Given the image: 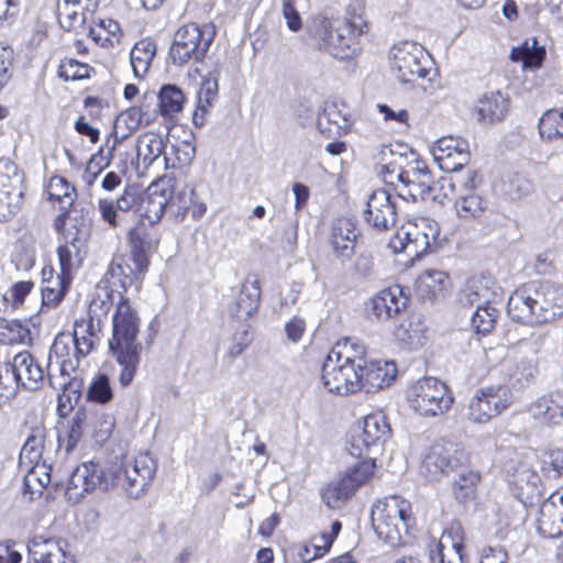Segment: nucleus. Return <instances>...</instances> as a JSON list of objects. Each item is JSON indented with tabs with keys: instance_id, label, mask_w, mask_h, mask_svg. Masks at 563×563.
I'll list each match as a JSON object with an SVG mask.
<instances>
[{
	"instance_id": "28",
	"label": "nucleus",
	"mask_w": 563,
	"mask_h": 563,
	"mask_svg": "<svg viewBox=\"0 0 563 563\" xmlns=\"http://www.w3.org/2000/svg\"><path fill=\"white\" fill-rule=\"evenodd\" d=\"M42 275V306L56 309L69 291L73 277L65 276L60 273L55 274L52 266L43 268Z\"/></svg>"
},
{
	"instance_id": "33",
	"label": "nucleus",
	"mask_w": 563,
	"mask_h": 563,
	"mask_svg": "<svg viewBox=\"0 0 563 563\" xmlns=\"http://www.w3.org/2000/svg\"><path fill=\"white\" fill-rule=\"evenodd\" d=\"M452 468L450 450L437 443L429 448L420 464V473L428 481L439 479Z\"/></svg>"
},
{
	"instance_id": "55",
	"label": "nucleus",
	"mask_w": 563,
	"mask_h": 563,
	"mask_svg": "<svg viewBox=\"0 0 563 563\" xmlns=\"http://www.w3.org/2000/svg\"><path fill=\"white\" fill-rule=\"evenodd\" d=\"M59 273L73 277L74 271L82 264V255L76 240L66 242L57 247Z\"/></svg>"
},
{
	"instance_id": "44",
	"label": "nucleus",
	"mask_w": 563,
	"mask_h": 563,
	"mask_svg": "<svg viewBox=\"0 0 563 563\" xmlns=\"http://www.w3.org/2000/svg\"><path fill=\"white\" fill-rule=\"evenodd\" d=\"M33 336L27 321L19 319H0V344L32 345Z\"/></svg>"
},
{
	"instance_id": "60",
	"label": "nucleus",
	"mask_w": 563,
	"mask_h": 563,
	"mask_svg": "<svg viewBox=\"0 0 563 563\" xmlns=\"http://www.w3.org/2000/svg\"><path fill=\"white\" fill-rule=\"evenodd\" d=\"M101 152L102 150L91 154L88 162L86 163L81 178L88 188L95 184L99 175L112 163L106 158Z\"/></svg>"
},
{
	"instance_id": "8",
	"label": "nucleus",
	"mask_w": 563,
	"mask_h": 563,
	"mask_svg": "<svg viewBox=\"0 0 563 563\" xmlns=\"http://www.w3.org/2000/svg\"><path fill=\"white\" fill-rule=\"evenodd\" d=\"M364 354H327L322 366L325 388L333 394L345 396L362 390V365Z\"/></svg>"
},
{
	"instance_id": "41",
	"label": "nucleus",
	"mask_w": 563,
	"mask_h": 563,
	"mask_svg": "<svg viewBox=\"0 0 563 563\" xmlns=\"http://www.w3.org/2000/svg\"><path fill=\"white\" fill-rule=\"evenodd\" d=\"M454 209L463 221H481L489 210V201L477 192H465L455 200Z\"/></svg>"
},
{
	"instance_id": "27",
	"label": "nucleus",
	"mask_w": 563,
	"mask_h": 563,
	"mask_svg": "<svg viewBox=\"0 0 563 563\" xmlns=\"http://www.w3.org/2000/svg\"><path fill=\"white\" fill-rule=\"evenodd\" d=\"M102 317L91 313V302L88 308V319L76 320L74 334H76V352H93L97 350L103 338L101 328Z\"/></svg>"
},
{
	"instance_id": "2",
	"label": "nucleus",
	"mask_w": 563,
	"mask_h": 563,
	"mask_svg": "<svg viewBox=\"0 0 563 563\" xmlns=\"http://www.w3.org/2000/svg\"><path fill=\"white\" fill-rule=\"evenodd\" d=\"M169 175L154 179L144 191L134 187H125L122 194L115 199L102 198L98 200V211L101 220L110 228L121 225L120 213H135L140 220L147 221L151 227L157 224L164 217L169 195Z\"/></svg>"
},
{
	"instance_id": "61",
	"label": "nucleus",
	"mask_w": 563,
	"mask_h": 563,
	"mask_svg": "<svg viewBox=\"0 0 563 563\" xmlns=\"http://www.w3.org/2000/svg\"><path fill=\"white\" fill-rule=\"evenodd\" d=\"M541 471L549 478H559L563 474V450H549L542 454Z\"/></svg>"
},
{
	"instance_id": "64",
	"label": "nucleus",
	"mask_w": 563,
	"mask_h": 563,
	"mask_svg": "<svg viewBox=\"0 0 563 563\" xmlns=\"http://www.w3.org/2000/svg\"><path fill=\"white\" fill-rule=\"evenodd\" d=\"M342 528V525L339 520H335L332 522L330 527V531H323L320 534L313 536L311 541V547L318 553L323 556L331 548L334 539L338 537L340 530Z\"/></svg>"
},
{
	"instance_id": "19",
	"label": "nucleus",
	"mask_w": 563,
	"mask_h": 563,
	"mask_svg": "<svg viewBox=\"0 0 563 563\" xmlns=\"http://www.w3.org/2000/svg\"><path fill=\"white\" fill-rule=\"evenodd\" d=\"M408 303L409 295L405 292V288L394 284L379 290L371 298L368 314L376 319L389 320L405 310Z\"/></svg>"
},
{
	"instance_id": "12",
	"label": "nucleus",
	"mask_w": 563,
	"mask_h": 563,
	"mask_svg": "<svg viewBox=\"0 0 563 563\" xmlns=\"http://www.w3.org/2000/svg\"><path fill=\"white\" fill-rule=\"evenodd\" d=\"M494 284L492 279L479 278L470 282L461 291V301H466L470 305L485 298V303L477 306L472 317V327L475 330L472 340L477 343L481 342L479 335H487L495 329L499 317V310L490 303L486 295Z\"/></svg>"
},
{
	"instance_id": "53",
	"label": "nucleus",
	"mask_w": 563,
	"mask_h": 563,
	"mask_svg": "<svg viewBox=\"0 0 563 563\" xmlns=\"http://www.w3.org/2000/svg\"><path fill=\"white\" fill-rule=\"evenodd\" d=\"M45 442V430L42 427L34 428L27 437L20 452V464L26 467L41 463Z\"/></svg>"
},
{
	"instance_id": "16",
	"label": "nucleus",
	"mask_w": 563,
	"mask_h": 563,
	"mask_svg": "<svg viewBox=\"0 0 563 563\" xmlns=\"http://www.w3.org/2000/svg\"><path fill=\"white\" fill-rule=\"evenodd\" d=\"M113 487V477H111L110 466L104 468L99 463L92 461L77 466L67 484V492L75 495L76 498L100 488L108 490Z\"/></svg>"
},
{
	"instance_id": "37",
	"label": "nucleus",
	"mask_w": 563,
	"mask_h": 563,
	"mask_svg": "<svg viewBox=\"0 0 563 563\" xmlns=\"http://www.w3.org/2000/svg\"><path fill=\"white\" fill-rule=\"evenodd\" d=\"M261 302V282L257 275L249 276L242 285L236 299L235 314L239 319H249L257 312Z\"/></svg>"
},
{
	"instance_id": "14",
	"label": "nucleus",
	"mask_w": 563,
	"mask_h": 563,
	"mask_svg": "<svg viewBox=\"0 0 563 563\" xmlns=\"http://www.w3.org/2000/svg\"><path fill=\"white\" fill-rule=\"evenodd\" d=\"M390 434V427L382 412L366 416L362 428L355 430L349 440L347 451L352 456L366 457L378 450Z\"/></svg>"
},
{
	"instance_id": "45",
	"label": "nucleus",
	"mask_w": 563,
	"mask_h": 563,
	"mask_svg": "<svg viewBox=\"0 0 563 563\" xmlns=\"http://www.w3.org/2000/svg\"><path fill=\"white\" fill-rule=\"evenodd\" d=\"M219 85L214 77L202 79L197 95L196 109L192 114V122L196 126H202L206 115L210 112L218 99Z\"/></svg>"
},
{
	"instance_id": "46",
	"label": "nucleus",
	"mask_w": 563,
	"mask_h": 563,
	"mask_svg": "<svg viewBox=\"0 0 563 563\" xmlns=\"http://www.w3.org/2000/svg\"><path fill=\"white\" fill-rule=\"evenodd\" d=\"M154 118L145 111L143 106H132L121 111L114 119V130L131 136L140 126L151 125Z\"/></svg>"
},
{
	"instance_id": "40",
	"label": "nucleus",
	"mask_w": 563,
	"mask_h": 563,
	"mask_svg": "<svg viewBox=\"0 0 563 563\" xmlns=\"http://www.w3.org/2000/svg\"><path fill=\"white\" fill-rule=\"evenodd\" d=\"M123 35L119 22L111 18L98 19L89 29L90 38L102 48H113L120 45Z\"/></svg>"
},
{
	"instance_id": "35",
	"label": "nucleus",
	"mask_w": 563,
	"mask_h": 563,
	"mask_svg": "<svg viewBox=\"0 0 563 563\" xmlns=\"http://www.w3.org/2000/svg\"><path fill=\"white\" fill-rule=\"evenodd\" d=\"M463 537L459 526H452L444 530L437 543L435 556L439 563H464L462 555Z\"/></svg>"
},
{
	"instance_id": "42",
	"label": "nucleus",
	"mask_w": 563,
	"mask_h": 563,
	"mask_svg": "<svg viewBox=\"0 0 563 563\" xmlns=\"http://www.w3.org/2000/svg\"><path fill=\"white\" fill-rule=\"evenodd\" d=\"M157 52L156 42L151 37L137 41L130 52V62L136 78L143 79L148 73Z\"/></svg>"
},
{
	"instance_id": "22",
	"label": "nucleus",
	"mask_w": 563,
	"mask_h": 563,
	"mask_svg": "<svg viewBox=\"0 0 563 563\" xmlns=\"http://www.w3.org/2000/svg\"><path fill=\"white\" fill-rule=\"evenodd\" d=\"M539 325L563 317V285L536 280Z\"/></svg>"
},
{
	"instance_id": "6",
	"label": "nucleus",
	"mask_w": 563,
	"mask_h": 563,
	"mask_svg": "<svg viewBox=\"0 0 563 563\" xmlns=\"http://www.w3.org/2000/svg\"><path fill=\"white\" fill-rule=\"evenodd\" d=\"M213 23L198 24L195 22L181 25L175 33L169 48V58L176 66H185L190 62H202L214 37Z\"/></svg>"
},
{
	"instance_id": "11",
	"label": "nucleus",
	"mask_w": 563,
	"mask_h": 563,
	"mask_svg": "<svg viewBox=\"0 0 563 563\" xmlns=\"http://www.w3.org/2000/svg\"><path fill=\"white\" fill-rule=\"evenodd\" d=\"M375 468V459L371 456L363 457L362 461L347 467L339 478L323 489L322 499L325 505L332 509L340 508L373 477Z\"/></svg>"
},
{
	"instance_id": "30",
	"label": "nucleus",
	"mask_w": 563,
	"mask_h": 563,
	"mask_svg": "<svg viewBox=\"0 0 563 563\" xmlns=\"http://www.w3.org/2000/svg\"><path fill=\"white\" fill-rule=\"evenodd\" d=\"M356 224L349 218L336 219L331 227L329 243L336 256L350 257L357 239Z\"/></svg>"
},
{
	"instance_id": "25",
	"label": "nucleus",
	"mask_w": 563,
	"mask_h": 563,
	"mask_svg": "<svg viewBox=\"0 0 563 563\" xmlns=\"http://www.w3.org/2000/svg\"><path fill=\"white\" fill-rule=\"evenodd\" d=\"M402 186L406 190L398 191V196L416 200L418 197L426 198L432 192L433 176L426 162L416 159L410 163L409 168L405 170Z\"/></svg>"
},
{
	"instance_id": "29",
	"label": "nucleus",
	"mask_w": 563,
	"mask_h": 563,
	"mask_svg": "<svg viewBox=\"0 0 563 563\" xmlns=\"http://www.w3.org/2000/svg\"><path fill=\"white\" fill-rule=\"evenodd\" d=\"M416 291L424 300L444 298L452 288V280L446 272L426 269L416 280Z\"/></svg>"
},
{
	"instance_id": "49",
	"label": "nucleus",
	"mask_w": 563,
	"mask_h": 563,
	"mask_svg": "<svg viewBox=\"0 0 563 563\" xmlns=\"http://www.w3.org/2000/svg\"><path fill=\"white\" fill-rule=\"evenodd\" d=\"M165 144L157 133L146 131L139 135L136 141V155L147 167L164 153Z\"/></svg>"
},
{
	"instance_id": "24",
	"label": "nucleus",
	"mask_w": 563,
	"mask_h": 563,
	"mask_svg": "<svg viewBox=\"0 0 563 563\" xmlns=\"http://www.w3.org/2000/svg\"><path fill=\"white\" fill-rule=\"evenodd\" d=\"M397 209L391 195L384 188L373 191L365 210L366 221L375 229L385 231L396 223Z\"/></svg>"
},
{
	"instance_id": "10",
	"label": "nucleus",
	"mask_w": 563,
	"mask_h": 563,
	"mask_svg": "<svg viewBox=\"0 0 563 563\" xmlns=\"http://www.w3.org/2000/svg\"><path fill=\"white\" fill-rule=\"evenodd\" d=\"M111 477H113V487L120 486L129 497H141L156 472V462L147 453H141L132 460L121 464L110 465Z\"/></svg>"
},
{
	"instance_id": "62",
	"label": "nucleus",
	"mask_w": 563,
	"mask_h": 563,
	"mask_svg": "<svg viewBox=\"0 0 563 563\" xmlns=\"http://www.w3.org/2000/svg\"><path fill=\"white\" fill-rule=\"evenodd\" d=\"M128 140L129 136L112 128L111 132L106 136L103 144L99 146L98 151L102 150L101 154H103V156L110 162H112L117 156L122 158L123 153L121 148Z\"/></svg>"
},
{
	"instance_id": "57",
	"label": "nucleus",
	"mask_w": 563,
	"mask_h": 563,
	"mask_svg": "<svg viewBox=\"0 0 563 563\" xmlns=\"http://www.w3.org/2000/svg\"><path fill=\"white\" fill-rule=\"evenodd\" d=\"M391 158L385 163L379 164L378 174L386 185L394 186L397 188L398 184L404 183L406 173L402 167L404 158L401 156H395L391 152Z\"/></svg>"
},
{
	"instance_id": "36",
	"label": "nucleus",
	"mask_w": 563,
	"mask_h": 563,
	"mask_svg": "<svg viewBox=\"0 0 563 563\" xmlns=\"http://www.w3.org/2000/svg\"><path fill=\"white\" fill-rule=\"evenodd\" d=\"M45 192L47 200L58 210H70L77 199L76 187L59 175L49 177L45 186Z\"/></svg>"
},
{
	"instance_id": "23",
	"label": "nucleus",
	"mask_w": 563,
	"mask_h": 563,
	"mask_svg": "<svg viewBox=\"0 0 563 563\" xmlns=\"http://www.w3.org/2000/svg\"><path fill=\"white\" fill-rule=\"evenodd\" d=\"M169 195H166L168 206H166L165 211L169 220L174 223H181L189 212H191L194 219L201 218L206 212V206L195 200L194 190L175 191L176 177L169 175Z\"/></svg>"
},
{
	"instance_id": "58",
	"label": "nucleus",
	"mask_w": 563,
	"mask_h": 563,
	"mask_svg": "<svg viewBox=\"0 0 563 563\" xmlns=\"http://www.w3.org/2000/svg\"><path fill=\"white\" fill-rule=\"evenodd\" d=\"M57 73L65 81H75L90 78L93 68L74 58H65L60 62Z\"/></svg>"
},
{
	"instance_id": "13",
	"label": "nucleus",
	"mask_w": 563,
	"mask_h": 563,
	"mask_svg": "<svg viewBox=\"0 0 563 563\" xmlns=\"http://www.w3.org/2000/svg\"><path fill=\"white\" fill-rule=\"evenodd\" d=\"M514 401L509 387L489 385L475 391L467 407V419L484 424L506 410Z\"/></svg>"
},
{
	"instance_id": "56",
	"label": "nucleus",
	"mask_w": 563,
	"mask_h": 563,
	"mask_svg": "<svg viewBox=\"0 0 563 563\" xmlns=\"http://www.w3.org/2000/svg\"><path fill=\"white\" fill-rule=\"evenodd\" d=\"M196 148L190 142H181L172 146V152L164 155L166 169H181L191 164Z\"/></svg>"
},
{
	"instance_id": "21",
	"label": "nucleus",
	"mask_w": 563,
	"mask_h": 563,
	"mask_svg": "<svg viewBox=\"0 0 563 563\" xmlns=\"http://www.w3.org/2000/svg\"><path fill=\"white\" fill-rule=\"evenodd\" d=\"M398 376V367L393 360H367L362 365V390L377 393L390 387Z\"/></svg>"
},
{
	"instance_id": "4",
	"label": "nucleus",
	"mask_w": 563,
	"mask_h": 563,
	"mask_svg": "<svg viewBox=\"0 0 563 563\" xmlns=\"http://www.w3.org/2000/svg\"><path fill=\"white\" fill-rule=\"evenodd\" d=\"M372 523L377 537L388 545L405 544L415 526L411 504L400 496L385 497L372 510Z\"/></svg>"
},
{
	"instance_id": "20",
	"label": "nucleus",
	"mask_w": 563,
	"mask_h": 563,
	"mask_svg": "<svg viewBox=\"0 0 563 563\" xmlns=\"http://www.w3.org/2000/svg\"><path fill=\"white\" fill-rule=\"evenodd\" d=\"M536 526L543 538L554 539L563 534V488L542 501Z\"/></svg>"
},
{
	"instance_id": "34",
	"label": "nucleus",
	"mask_w": 563,
	"mask_h": 563,
	"mask_svg": "<svg viewBox=\"0 0 563 563\" xmlns=\"http://www.w3.org/2000/svg\"><path fill=\"white\" fill-rule=\"evenodd\" d=\"M30 553L37 563H75L60 541L36 538L30 545Z\"/></svg>"
},
{
	"instance_id": "26",
	"label": "nucleus",
	"mask_w": 563,
	"mask_h": 563,
	"mask_svg": "<svg viewBox=\"0 0 563 563\" xmlns=\"http://www.w3.org/2000/svg\"><path fill=\"white\" fill-rule=\"evenodd\" d=\"M18 166L8 158L0 159V221L13 214V197L19 195Z\"/></svg>"
},
{
	"instance_id": "3",
	"label": "nucleus",
	"mask_w": 563,
	"mask_h": 563,
	"mask_svg": "<svg viewBox=\"0 0 563 563\" xmlns=\"http://www.w3.org/2000/svg\"><path fill=\"white\" fill-rule=\"evenodd\" d=\"M371 27L365 2L352 0L346 7L344 20L336 26L328 18L318 21L313 40L319 51L338 59H351L361 52L360 37L367 35Z\"/></svg>"
},
{
	"instance_id": "9",
	"label": "nucleus",
	"mask_w": 563,
	"mask_h": 563,
	"mask_svg": "<svg viewBox=\"0 0 563 563\" xmlns=\"http://www.w3.org/2000/svg\"><path fill=\"white\" fill-rule=\"evenodd\" d=\"M409 407L419 416L435 417L448 412L454 397L448 385L432 376L419 378L406 391Z\"/></svg>"
},
{
	"instance_id": "52",
	"label": "nucleus",
	"mask_w": 563,
	"mask_h": 563,
	"mask_svg": "<svg viewBox=\"0 0 563 563\" xmlns=\"http://www.w3.org/2000/svg\"><path fill=\"white\" fill-rule=\"evenodd\" d=\"M185 93L176 85H164L158 92V110L164 118H173L184 109Z\"/></svg>"
},
{
	"instance_id": "5",
	"label": "nucleus",
	"mask_w": 563,
	"mask_h": 563,
	"mask_svg": "<svg viewBox=\"0 0 563 563\" xmlns=\"http://www.w3.org/2000/svg\"><path fill=\"white\" fill-rule=\"evenodd\" d=\"M394 253H407L412 260L437 252L442 245L439 223L418 217L404 223L389 240Z\"/></svg>"
},
{
	"instance_id": "54",
	"label": "nucleus",
	"mask_w": 563,
	"mask_h": 563,
	"mask_svg": "<svg viewBox=\"0 0 563 563\" xmlns=\"http://www.w3.org/2000/svg\"><path fill=\"white\" fill-rule=\"evenodd\" d=\"M54 356L56 358L55 365L52 362V354H47V357L45 358L47 361V374L51 378L58 374L64 378V382L60 383V385L66 386L69 384L73 374H75L79 366V354H54Z\"/></svg>"
},
{
	"instance_id": "7",
	"label": "nucleus",
	"mask_w": 563,
	"mask_h": 563,
	"mask_svg": "<svg viewBox=\"0 0 563 563\" xmlns=\"http://www.w3.org/2000/svg\"><path fill=\"white\" fill-rule=\"evenodd\" d=\"M128 243L130 246V257L134 264V268L126 263L124 256H120L112 261L108 267L103 278L111 276L113 268L119 267L126 279H131V286L134 287L136 292L142 288L143 277L150 266L148 251L152 246V234L150 228L140 220L128 232Z\"/></svg>"
},
{
	"instance_id": "39",
	"label": "nucleus",
	"mask_w": 563,
	"mask_h": 563,
	"mask_svg": "<svg viewBox=\"0 0 563 563\" xmlns=\"http://www.w3.org/2000/svg\"><path fill=\"white\" fill-rule=\"evenodd\" d=\"M510 58L515 63H521L525 69H539L547 58V49L539 44L537 37H531L512 47Z\"/></svg>"
},
{
	"instance_id": "59",
	"label": "nucleus",
	"mask_w": 563,
	"mask_h": 563,
	"mask_svg": "<svg viewBox=\"0 0 563 563\" xmlns=\"http://www.w3.org/2000/svg\"><path fill=\"white\" fill-rule=\"evenodd\" d=\"M90 411V434L96 439L98 442L106 441L110 434L112 433V430L114 428V420L113 417L99 411Z\"/></svg>"
},
{
	"instance_id": "15",
	"label": "nucleus",
	"mask_w": 563,
	"mask_h": 563,
	"mask_svg": "<svg viewBox=\"0 0 563 563\" xmlns=\"http://www.w3.org/2000/svg\"><path fill=\"white\" fill-rule=\"evenodd\" d=\"M390 54L391 68L401 82H415L427 77L429 71L422 63L423 51L416 43L404 41L395 44Z\"/></svg>"
},
{
	"instance_id": "31",
	"label": "nucleus",
	"mask_w": 563,
	"mask_h": 563,
	"mask_svg": "<svg viewBox=\"0 0 563 563\" xmlns=\"http://www.w3.org/2000/svg\"><path fill=\"white\" fill-rule=\"evenodd\" d=\"M510 109V99L500 91H490L483 95L476 104L478 121L495 123L503 121Z\"/></svg>"
},
{
	"instance_id": "17",
	"label": "nucleus",
	"mask_w": 563,
	"mask_h": 563,
	"mask_svg": "<svg viewBox=\"0 0 563 563\" xmlns=\"http://www.w3.org/2000/svg\"><path fill=\"white\" fill-rule=\"evenodd\" d=\"M432 155L439 167L446 173L461 170L471 159L468 142L452 135L439 139L432 148Z\"/></svg>"
},
{
	"instance_id": "47",
	"label": "nucleus",
	"mask_w": 563,
	"mask_h": 563,
	"mask_svg": "<svg viewBox=\"0 0 563 563\" xmlns=\"http://www.w3.org/2000/svg\"><path fill=\"white\" fill-rule=\"evenodd\" d=\"M90 411L86 408H78L69 420L68 431L65 437L59 438V445L65 448L66 453L71 452L81 441L85 433H90Z\"/></svg>"
},
{
	"instance_id": "43",
	"label": "nucleus",
	"mask_w": 563,
	"mask_h": 563,
	"mask_svg": "<svg viewBox=\"0 0 563 563\" xmlns=\"http://www.w3.org/2000/svg\"><path fill=\"white\" fill-rule=\"evenodd\" d=\"M317 126L325 137H338L350 132L349 119L333 104L327 106L319 114Z\"/></svg>"
},
{
	"instance_id": "18",
	"label": "nucleus",
	"mask_w": 563,
	"mask_h": 563,
	"mask_svg": "<svg viewBox=\"0 0 563 563\" xmlns=\"http://www.w3.org/2000/svg\"><path fill=\"white\" fill-rule=\"evenodd\" d=\"M537 298L536 280L520 284L508 298V316L521 324L539 325Z\"/></svg>"
},
{
	"instance_id": "48",
	"label": "nucleus",
	"mask_w": 563,
	"mask_h": 563,
	"mask_svg": "<svg viewBox=\"0 0 563 563\" xmlns=\"http://www.w3.org/2000/svg\"><path fill=\"white\" fill-rule=\"evenodd\" d=\"M512 483L521 497L532 498L539 493L541 478L527 462L519 461L512 472Z\"/></svg>"
},
{
	"instance_id": "32",
	"label": "nucleus",
	"mask_w": 563,
	"mask_h": 563,
	"mask_svg": "<svg viewBox=\"0 0 563 563\" xmlns=\"http://www.w3.org/2000/svg\"><path fill=\"white\" fill-rule=\"evenodd\" d=\"M529 411L541 423L560 426L563 423V395H543L530 405Z\"/></svg>"
},
{
	"instance_id": "51",
	"label": "nucleus",
	"mask_w": 563,
	"mask_h": 563,
	"mask_svg": "<svg viewBox=\"0 0 563 563\" xmlns=\"http://www.w3.org/2000/svg\"><path fill=\"white\" fill-rule=\"evenodd\" d=\"M89 10L75 0H58L57 19L63 29L71 31L84 23L85 12Z\"/></svg>"
},
{
	"instance_id": "38",
	"label": "nucleus",
	"mask_w": 563,
	"mask_h": 563,
	"mask_svg": "<svg viewBox=\"0 0 563 563\" xmlns=\"http://www.w3.org/2000/svg\"><path fill=\"white\" fill-rule=\"evenodd\" d=\"M18 385L27 389H36L43 380L44 368L34 354H15Z\"/></svg>"
},
{
	"instance_id": "1",
	"label": "nucleus",
	"mask_w": 563,
	"mask_h": 563,
	"mask_svg": "<svg viewBox=\"0 0 563 563\" xmlns=\"http://www.w3.org/2000/svg\"><path fill=\"white\" fill-rule=\"evenodd\" d=\"M110 277L102 278L91 299V313L98 317H107L115 305L112 316V336L109 340L110 352H137L139 332L141 320L132 308L126 296L131 288V279H126L122 271L113 268Z\"/></svg>"
},
{
	"instance_id": "50",
	"label": "nucleus",
	"mask_w": 563,
	"mask_h": 563,
	"mask_svg": "<svg viewBox=\"0 0 563 563\" xmlns=\"http://www.w3.org/2000/svg\"><path fill=\"white\" fill-rule=\"evenodd\" d=\"M540 137L547 142L563 139V108H552L542 113L538 122Z\"/></svg>"
},
{
	"instance_id": "63",
	"label": "nucleus",
	"mask_w": 563,
	"mask_h": 563,
	"mask_svg": "<svg viewBox=\"0 0 563 563\" xmlns=\"http://www.w3.org/2000/svg\"><path fill=\"white\" fill-rule=\"evenodd\" d=\"M88 398L99 404H107L113 398L109 377L106 374H99L92 379L87 391Z\"/></svg>"
}]
</instances>
